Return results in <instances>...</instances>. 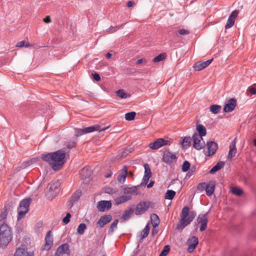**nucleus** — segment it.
I'll return each instance as SVG.
<instances>
[{"label": "nucleus", "instance_id": "nucleus-21", "mask_svg": "<svg viewBox=\"0 0 256 256\" xmlns=\"http://www.w3.org/2000/svg\"><path fill=\"white\" fill-rule=\"evenodd\" d=\"M112 220V216L110 215H106L102 216L97 222L98 226L100 228L103 227L106 224L108 223Z\"/></svg>", "mask_w": 256, "mask_h": 256}, {"label": "nucleus", "instance_id": "nucleus-36", "mask_svg": "<svg viewBox=\"0 0 256 256\" xmlns=\"http://www.w3.org/2000/svg\"><path fill=\"white\" fill-rule=\"evenodd\" d=\"M197 222L198 224H208V218L205 214H202L198 216L197 218Z\"/></svg>", "mask_w": 256, "mask_h": 256}, {"label": "nucleus", "instance_id": "nucleus-18", "mask_svg": "<svg viewBox=\"0 0 256 256\" xmlns=\"http://www.w3.org/2000/svg\"><path fill=\"white\" fill-rule=\"evenodd\" d=\"M70 252L69 246L67 244H64L60 246L56 252L57 256H62L64 254H68Z\"/></svg>", "mask_w": 256, "mask_h": 256}, {"label": "nucleus", "instance_id": "nucleus-56", "mask_svg": "<svg viewBox=\"0 0 256 256\" xmlns=\"http://www.w3.org/2000/svg\"><path fill=\"white\" fill-rule=\"evenodd\" d=\"M207 226V224H201L200 227V230L201 232H203L204 230Z\"/></svg>", "mask_w": 256, "mask_h": 256}, {"label": "nucleus", "instance_id": "nucleus-1", "mask_svg": "<svg viewBox=\"0 0 256 256\" xmlns=\"http://www.w3.org/2000/svg\"><path fill=\"white\" fill-rule=\"evenodd\" d=\"M65 158L66 152L62 150L42 155V158L48 163L54 170H58L62 168L65 162Z\"/></svg>", "mask_w": 256, "mask_h": 256}, {"label": "nucleus", "instance_id": "nucleus-3", "mask_svg": "<svg viewBox=\"0 0 256 256\" xmlns=\"http://www.w3.org/2000/svg\"><path fill=\"white\" fill-rule=\"evenodd\" d=\"M12 240L11 228L6 224H3L0 226V246L5 248Z\"/></svg>", "mask_w": 256, "mask_h": 256}, {"label": "nucleus", "instance_id": "nucleus-12", "mask_svg": "<svg viewBox=\"0 0 256 256\" xmlns=\"http://www.w3.org/2000/svg\"><path fill=\"white\" fill-rule=\"evenodd\" d=\"M213 58L208 60L205 62L202 61H198L196 62L193 68L196 71H200L206 68L208 66H209L211 62H212Z\"/></svg>", "mask_w": 256, "mask_h": 256}, {"label": "nucleus", "instance_id": "nucleus-52", "mask_svg": "<svg viewBox=\"0 0 256 256\" xmlns=\"http://www.w3.org/2000/svg\"><path fill=\"white\" fill-rule=\"evenodd\" d=\"M7 216V213L6 212H3L0 214V222L4 220V219L6 218Z\"/></svg>", "mask_w": 256, "mask_h": 256}, {"label": "nucleus", "instance_id": "nucleus-35", "mask_svg": "<svg viewBox=\"0 0 256 256\" xmlns=\"http://www.w3.org/2000/svg\"><path fill=\"white\" fill-rule=\"evenodd\" d=\"M150 230V226L149 224H148L144 228L143 230L141 233V239L143 240L144 238H146L149 234Z\"/></svg>", "mask_w": 256, "mask_h": 256}, {"label": "nucleus", "instance_id": "nucleus-42", "mask_svg": "<svg viewBox=\"0 0 256 256\" xmlns=\"http://www.w3.org/2000/svg\"><path fill=\"white\" fill-rule=\"evenodd\" d=\"M190 142L191 138L190 137H185L182 142V144L183 147L186 146H190Z\"/></svg>", "mask_w": 256, "mask_h": 256}, {"label": "nucleus", "instance_id": "nucleus-30", "mask_svg": "<svg viewBox=\"0 0 256 256\" xmlns=\"http://www.w3.org/2000/svg\"><path fill=\"white\" fill-rule=\"evenodd\" d=\"M166 58V54L164 52L159 54L158 56L154 58L152 62L154 63L158 62L164 60Z\"/></svg>", "mask_w": 256, "mask_h": 256}, {"label": "nucleus", "instance_id": "nucleus-41", "mask_svg": "<svg viewBox=\"0 0 256 256\" xmlns=\"http://www.w3.org/2000/svg\"><path fill=\"white\" fill-rule=\"evenodd\" d=\"M30 46V44L28 42H26L24 40H22V41L19 42L16 44V46L18 47V48H22L23 47L28 48Z\"/></svg>", "mask_w": 256, "mask_h": 256}, {"label": "nucleus", "instance_id": "nucleus-25", "mask_svg": "<svg viewBox=\"0 0 256 256\" xmlns=\"http://www.w3.org/2000/svg\"><path fill=\"white\" fill-rule=\"evenodd\" d=\"M150 220L153 227L156 228L159 225L160 220L157 214H152L150 216Z\"/></svg>", "mask_w": 256, "mask_h": 256}, {"label": "nucleus", "instance_id": "nucleus-40", "mask_svg": "<svg viewBox=\"0 0 256 256\" xmlns=\"http://www.w3.org/2000/svg\"><path fill=\"white\" fill-rule=\"evenodd\" d=\"M86 228V226L85 224H80L78 226V228L77 229L78 234H82L84 233Z\"/></svg>", "mask_w": 256, "mask_h": 256}, {"label": "nucleus", "instance_id": "nucleus-17", "mask_svg": "<svg viewBox=\"0 0 256 256\" xmlns=\"http://www.w3.org/2000/svg\"><path fill=\"white\" fill-rule=\"evenodd\" d=\"M53 241L54 239L52 234V232L49 230L45 238L46 244L44 245V248L49 250L53 244Z\"/></svg>", "mask_w": 256, "mask_h": 256}, {"label": "nucleus", "instance_id": "nucleus-61", "mask_svg": "<svg viewBox=\"0 0 256 256\" xmlns=\"http://www.w3.org/2000/svg\"><path fill=\"white\" fill-rule=\"evenodd\" d=\"M155 228H156L154 227V228L152 229V234L153 236L155 234H157V232H158V230H156Z\"/></svg>", "mask_w": 256, "mask_h": 256}, {"label": "nucleus", "instance_id": "nucleus-26", "mask_svg": "<svg viewBox=\"0 0 256 256\" xmlns=\"http://www.w3.org/2000/svg\"><path fill=\"white\" fill-rule=\"evenodd\" d=\"M196 130L198 132V135L201 136H205L206 134V128L202 124H199L196 126Z\"/></svg>", "mask_w": 256, "mask_h": 256}, {"label": "nucleus", "instance_id": "nucleus-62", "mask_svg": "<svg viewBox=\"0 0 256 256\" xmlns=\"http://www.w3.org/2000/svg\"><path fill=\"white\" fill-rule=\"evenodd\" d=\"M154 182H150L148 185V188H152L154 186Z\"/></svg>", "mask_w": 256, "mask_h": 256}, {"label": "nucleus", "instance_id": "nucleus-54", "mask_svg": "<svg viewBox=\"0 0 256 256\" xmlns=\"http://www.w3.org/2000/svg\"><path fill=\"white\" fill-rule=\"evenodd\" d=\"M43 21L44 22L48 24L51 22V19L50 16H46L43 19Z\"/></svg>", "mask_w": 256, "mask_h": 256}, {"label": "nucleus", "instance_id": "nucleus-44", "mask_svg": "<svg viewBox=\"0 0 256 256\" xmlns=\"http://www.w3.org/2000/svg\"><path fill=\"white\" fill-rule=\"evenodd\" d=\"M190 167V163L188 161H184L182 166V170L184 172H186Z\"/></svg>", "mask_w": 256, "mask_h": 256}, {"label": "nucleus", "instance_id": "nucleus-7", "mask_svg": "<svg viewBox=\"0 0 256 256\" xmlns=\"http://www.w3.org/2000/svg\"><path fill=\"white\" fill-rule=\"evenodd\" d=\"M58 186L57 182H50L46 188V195L48 198H52L56 196Z\"/></svg>", "mask_w": 256, "mask_h": 256}, {"label": "nucleus", "instance_id": "nucleus-24", "mask_svg": "<svg viewBox=\"0 0 256 256\" xmlns=\"http://www.w3.org/2000/svg\"><path fill=\"white\" fill-rule=\"evenodd\" d=\"M215 189V183L211 182L208 184H206V192L208 196H210L214 193Z\"/></svg>", "mask_w": 256, "mask_h": 256}, {"label": "nucleus", "instance_id": "nucleus-48", "mask_svg": "<svg viewBox=\"0 0 256 256\" xmlns=\"http://www.w3.org/2000/svg\"><path fill=\"white\" fill-rule=\"evenodd\" d=\"M178 33L181 36H186L190 34V32L188 30L185 29H181L178 30Z\"/></svg>", "mask_w": 256, "mask_h": 256}, {"label": "nucleus", "instance_id": "nucleus-57", "mask_svg": "<svg viewBox=\"0 0 256 256\" xmlns=\"http://www.w3.org/2000/svg\"><path fill=\"white\" fill-rule=\"evenodd\" d=\"M124 25V24H122L119 26H116L115 27H112V28H110V30H114L113 32H115V31L117 30L118 29H119L122 26Z\"/></svg>", "mask_w": 256, "mask_h": 256}, {"label": "nucleus", "instance_id": "nucleus-11", "mask_svg": "<svg viewBox=\"0 0 256 256\" xmlns=\"http://www.w3.org/2000/svg\"><path fill=\"white\" fill-rule=\"evenodd\" d=\"M14 256H34V254L32 252L28 251L26 246L22 245L16 250Z\"/></svg>", "mask_w": 256, "mask_h": 256}, {"label": "nucleus", "instance_id": "nucleus-20", "mask_svg": "<svg viewBox=\"0 0 256 256\" xmlns=\"http://www.w3.org/2000/svg\"><path fill=\"white\" fill-rule=\"evenodd\" d=\"M114 199V202L115 205H119L120 204L126 202L132 198V196H122L119 197L114 198L113 196Z\"/></svg>", "mask_w": 256, "mask_h": 256}, {"label": "nucleus", "instance_id": "nucleus-51", "mask_svg": "<svg viewBox=\"0 0 256 256\" xmlns=\"http://www.w3.org/2000/svg\"><path fill=\"white\" fill-rule=\"evenodd\" d=\"M92 76L93 78L97 82H98L100 80V77L98 74L97 72H94L92 74Z\"/></svg>", "mask_w": 256, "mask_h": 256}, {"label": "nucleus", "instance_id": "nucleus-49", "mask_svg": "<svg viewBox=\"0 0 256 256\" xmlns=\"http://www.w3.org/2000/svg\"><path fill=\"white\" fill-rule=\"evenodd\" d=\"M118 220H116L111 224V226L110 227V230L112 232H113L114 230L116 228L118 224Z\"/></svg>", "mask_w": 256, "mask_h": 256}, {"label": "nucleus", "instance_id": "nucleus-59", "mask_svg": "<svg viewBox=\"0 0 256 256\" xmlns=\"http://www.w3.org/2000/svg\"><path fill=\"white\" fill-rule=\"evenodd\" d=\"M112 172L111 171H110L105 174V177L106 178H110L112 176Z\"/></svg>", "mask_w": 256, "mask_h": 256}, {"label": "nucleus", "instance_id": "nucleus-38", "mask_svg": "<svg viewBox=\"0 0 256 256\" xmlns=\"http://www.w3.org/2000/svg\"><path fill=\"white\" fill-rule=\"evenodd\" d=\"M77 140H72L66 143V146L68 149H71L76 146Z\"/></svg>", "mask_w": 256, "mask_h": 256}, {"label": "nucleus", "instance_id": "nucleus-60", "mask_svg": "<svg viewBox=\"0 0 256 256\" xmlns=\"http://www.w3.org/2000/svg\"><path fill=\"white\" fill-rule=\"evenodd\" d=\"M144 61H145L144 59H139L137 60L136 64H142Z\"/></svg>", "mask_w": 256, "mask_h": 256}, {"label": "nucleus", "instance_id": "nucleus-55", "mask_svg": "<svg viewBox=\"0 0 256 256\" xmlns=\"http://www.w3.org/2000/svg\"><path fill=\"white\" fill-rule=\"evenodd\" d=\"M248 90L252 94H256V88H250Z\"/></svg>", "mask_w": 256, "mask_h": 256}, {"label": "nucleus", "instance_id": "nucleus-53", "mask_svg": "<svg viewBox=\"0 0 256 256\" xmlns=\"http://www.w3.org/2000/svg\"><path fill=\"white\" fill-rule=\"evenodd\" d=\"M196 246L193 244H190V246L188 248V251L189 252H192L193 250L196 248Z\"/></svg>", "mask_w": 256, "mask_h": 256}, {"label": "nucleus", "instance_id": "nucleus-31", "mask_svg": "<svg viewBox=\"0 0 256 256\" xmlns=\"http://www.w3.org/2000/svg\"><path fill=\"white\" fill-rule=\"evenodd\" d=\"M116 96L121 98H126L130 97V95L126 92L124 90H119L116 92Z\"/></svg>", "mask_w": 256, "mask_h": 256}, {"label": "nucleus", "instance_id": "nucleus-4", "mask_svg": "<svg viewBox=\"0 0 256 256\" xmlns=\"http://www.w3.org/2000/svg\"><path fill=\"white\" fill-rule=\"evenodd\" d=\"M108 127L104 128H100V126L96 124L94 126H92L89 127H87L84 128H75V134L74 136L76 138H78L79 136L83 135L84 134H86L88 133L92 132L94 131H98L99 132L104 131L108 128Z\"/></svg>", "mask_w": 256, "mask_h": 256}, {"label": "nucleus", "instance_id": "nucleus-13", "mask_svg": "<svg viewBox=\"0 0 256 256\" xmlns=\"http://www.w3.org/2000/svg\"><path fill=\"white\" fill-rule=\"evenodd\" d=\"M208 148V156H210L215 154L218 148V144L214 142H208L206 143Z\"/></svg>", "mask_w": 256, "mask_h": 256}, {"label": "nucleus", "instance_id": "nucleus-9", "mask_svg": "<svg viewBox=\"0 0 256 256\" xmlns=\"http://www.w3.org/2000/svg\"><path fill=\"white\" fill-rule=\"evenodd\" d=\"M193 146L197 150H200L203 148L205 146V142L202 137L198 135L197 133L194 134L192 136Z\"/></svg>", "mask_w": 256, "mask_h": 256}, {"label": "nucleus", "instance_id": "nucleus-50", "mask_svg": "<svg viewBox=\"0 0 256 256\" xmlns=\"http://www.w3.org/2000/svg\"><path fill=\"white\" fill-rule=\"evenodd\" d=\"M198 242V238L196 237L193 236L190 240V244H192L194 245L197 246Z\"/></svg>", "mask_w": 256, "mask_h": 256}, {"label": "nucleus", "instance_id": "nucleus-10", "mask_svg": "<svg viewBox=\"0 0 256 256\" xmlns=\"http://www.w3.org/2000/svg\"><path fill=\"white\" fill-rule=\"evenodd\" d=\"M170 142L168 140H166L162 138H158L154 142L149 144V147L152 150H158L164 146L170 145Z\"/></svg>", "mask_w": 256, "mask_h": 256}, {"label": "nucleus", "instance_id": "nucleus-39", "mask_svg": "<svg viewBox=\"0 0 256 256\" xmlns=\"http://www.w3.org/2000/svg\"><path fill=\"white\" fill-rule=\"evenodd\" d=\"M136 115V114L134 112H128L125 114V118L127 120H134Z\"/></svg>", "mask_w": 256, "mask_h": 256}, {"label": "nucleus", "instance_id": "nucleus-2", "mask_svg": "<svg viewBox=\"0 0 256 256\" xmlns=\"http://www.w3.org/2000/svg\"><path fill=\"white\" fill-rule=\"evenodd\" d=\"M196 216V214L194 212H190L188 207H184L182 212L180 223L177 225V228L182 229L188 225L192 221Z\"/></svg>", "mask_w": 256, "mask_h": 256}, {"label": "nucleus", "instance_id": "nucleus-45", "mask_svg": "<svg viewBox=\"0 0 256 256\" xmlns=\"http://www.w3.org/2000/svg\"><path fill=\"white\" fill-rule=\"evenodd\" d=\"M105 192L107 194H110L113 196L114 194H116L118 192V190H116L112 188L108 187L106 188Z\"/></svg>", "mask_w": 256, "mask_h": 256}, {"label": "nucleus", "instance_id": "nucleus-5", "mask_svg": "<svg viewBox=\"0 0 256 256\" xmlns=\"http://www.w3.org/2000/svg\"><path fill=\"white\" fill-rule=\"evenodd\" d=\"M154 203L149 201H142L139 202L136 207L135 214L136 215L142 214L144 213L148 208H154Z\"/></svg>", "mask_w": 256, "mask_h": 256}, {"label": "nucleus", "instance_id": "nucleus-58", "mask_svg": "<svg viewBox=\"0 0 256 256\" xmlns=\"http://www.w3.org/2000/svg\"><path fill=\"white\" fill-rule=\"evenodd\" d=\"M134 3L132 1H129L127 2L126 6L128 7H132L134 6Z\"/></svg>", "mask_w": 256, "mask_h": 256}, {"label": "nucleus", "instance_id": "nucleus-46", "mask_svg": "<svg viewBox=\"0 0 256 256\" xmlns=\"http://www.w3.org/2000/svg\"><path fill=\"white\" fill-rule=\"evenodd\" d=\"M206 182L200 183L197 186V190L200 192H202L206 190Z\"/></svg>", "mask_w": 256, "mask_h": 256}, {"label": "nucleus", "instance_id": "nucleus-28", "mask_svg": "<svg viewBox=\"0 0 256 256\" xmlns=\"http://www.w3.org/2000/svg\"><path fill=\"white\" fill-rule=\"evenodd\" d=\"M82 196V192L80 190H76L72 196L70 198V201L72 203L76 202Z\"/></svg>", "mask_w": 256, "mask_h": 256}, {"label": "nucleus", "instance_id": "nucleus-47", "mask_svg": "<svg viewBox=\"0 0 256 256\" xmlns=\"http://www.w3.org/2000/svg\"><path fill=\"white\" fill-rule=\"evenodd\" d=\"M71 215L69 212H68L66 216L63 218L62 222L64 224H67L70 222Z\"/></svg>", "mask_w": 256, "mask_h": 256}, {"label": "nucleus", "instance_id": "nucleus-8", "mask_svg": "<svg viewBox=\"0 0 256 256\" xmlns=\"http://www.w3.org/2000/svg\"><path fill=\"white\" fill-rule=\"evenodd\" d=\"M178 156L176 154L170 152L169 150H166L164 152L162 160L168 164H171L176 162Z\"/></svg>", "mask_w": 256, "mask_h": 256}, {"label": "nucleus", "instance_id": "nucleus-19", "mask_svg": "<svg viewBox=\"0 0 256 256\" xmlns=\"http://www.w3.org/2000/svg\"><path fill=\"white\" fill-rule=\"evenodd\" d=\"M144 174L142 178V184H146L150 178L152 176V172L148 164H146L144 165Z\"/></svg>", "mask_w": 256, "mask_h": 256}, {"label": "nucleus", "instance_id": "nucleus-27", "mask_svg": "<svg viewBox=\"0 0 256 256\" xmlns=\"http://www.w3.org/2000/svg\"><path fill=\"white\" fill-rule=\"evenodd\" d=\"M224 163L222 162H218L210 171V174H214L216 172L220 170L224 166Z\"/></svg>", "mask_w": 256, "mask_h": 256}, {"label": "nucleus", "instance_id": "nucleus-6", "mask_svg": "<svg viewBox=\"0 0 256 256\" xmlns=\"http://www.w3.org/2000/svg\"><path fill=\"white\" fill-rule=\"evenodd\" d=\"M30 200V199H25L22 200L20 204L19 207L18 208V220L21 219L28 211Z\"/></svg>", "mask_w": 256, "mask_h": 256}, {"label": "nucleus", "instance_id": "nucleus-37", "mask_svg": "<svg viewBox=\"0 0 256 256\" xmlns=\"http://www.w3.org/2000/svg\"><path fill=\"white\" fill-rule=\"evenodd\" d=\"M176 195V192L172 190H168L165 194L164 198L167 200H172Z\"/></svg>", "mask_w": 256, "mask_h": 256}, {"label": "nucleus", "instance_id": "nucleus-34", "mask_svg": "<svg viewBox=\"0 0 256 256\" xmlns=\"http://www.w3.org/2000/svg\"><path fill=\"white\" fill-rule=\"evenodd\" d=\"M230 192L232 194L236 195L237 196H240L243 193V191H242V189H241L240 188H238V187L231 188Z\"/></svg>", "mask_w": 256, "mask_h": 256}, {"label": "nucleus", "instance_id": "nucleus-43", "mask_svg": "<svg viewBox=\"0 0 256 256\" xmlns=\"http://www.w3.org/2000/svg\"><path fill=\"white\" fill-rule=\"evenodd\" d=\"M170 250V246H166L162 250L159 256H166Z\"/></svg>", "mask_w": 256, "mask_h": 256}, {"label": "nucleus", "instance_id": "nucleus-23", "mask_svg": "<svg viewBox=\"0 0 256 256\" xmlns=\"http://www.w3.org/2000/svg\"><path fill=\"white\" fill-rule=\"evenodd\" d=\"M128 170L126 166H124L121 170L120 173L118 176V180L120 183H124L126 180Z\"/></svg>", "mask_w": 256, "mask_h": 256}, {"label": "nucleus", "instance_id": "nucleus-63", "mask_svg": "<svg viewBox=\"0 0 256 256\" xmlns=\"http://www.w3.org/2000/svg\"><path fill=\"white\" fill-rule=\"evenodd\" d=\"M112 54L110 52H108L106 54V56L107 58H110L112 56Z\"/></svg>", "mask_w": 256, "mask_h": 256}, {"label": "nucleus", "instance_id": "nucleus-22", "mask_svg": "<svg viewBox=\"0 0 256 256\" xmlns=\"http://www.w3.org/2000/svg\"><path fill=\"white\" fill-rule=\"evenodd\" d=\"M230 150L228 154V158L232 160V158L235 156L236 152V142L234 140L232 141L229 146Z\"/></svg>", "mask_w": 256, "mask_h": 256}, {"label": "nucleus", "instance_id": "nucleus-16", "mask_svg": "<svg viewBox=\"0 0 256 256\" xmlns=\"http://www.w3.org/2000/svg\"><path fill=\"white\" fill-rule=\"evenodd\" d=\"M111 206L112 203L110 201L108 200H102L98 202L97 204L98 209L100 212H104L106 210H108Z\"/></svg>", "mask_w": 256, "mask_h": 256}, {"label": "nucleus", "instance_id": "nucleus-15", "mask_svg": "<svg viewBox=\"0 0 256 256\" xmlns=\"http://www.w3.org/2000/svg\"><path fill=\"white\" fill-rule=\"evenodd\" d=\"M236 106V101L235 98H232L228 100L224 108V111L225 112H232Z\"/></svg>", "mask_w": 256, "mask_h": 256}, {"label": "nucleus", "instance_id": "nucleus-29", "mask_svg": "<svg viewBox=\"0 0 256 256\" xmlns=\"http://www.w3.org/2000/svg\"><path fill=\"white\" fill-rule=\"evenodd\" d=\"M124 194H137V188L136 186L126 187L124 189Z\"/></svg>", "mask_w": 256, "mask_h": 256}, {"label": "nucleus", "instance_id": "nucleus-14", "mask_svg": "<svg viewBox=\"0 0 256 256\" xmlns=\"http://www.w3.org/2000/svg\"><path fill=\"white\" fill-rule=\"evenodd\" d=\"M238 14V10H234L232 12L228 17L227 22L225 26V28L228 29L234 26L236 18L237 17Z\"/></svg>", "mask_w": 256, "mask_h": 256}, {"label": "nucleus", "instance_id": "nucleus-64", "mask_svg": "<svg viewBox=\"0 0 256 256\" xmlns=\"http://www.w3.org/2000/svg\"><path fill=\"white\" fill-rule=\"evenodd\" d=\"M254 144L255 146H256V139L254 140Z\"/></svg>", "mask_w": 256, "mask_h": 256}, {"label": "nucleus", "instance_id": "nucleus-33", "mask_svg": "<svg viewBox=\"0 0 256 256\" xmlns=\"http://www.w3.org/2000/svg\"><path fill=\"white\" fill-rule=\"evenodd\" d=\"M132 213L133 210L132 208L126 210L122 216V218L124 220H127L130 217Z\"/></svg>", "mask_w": 256, "mask_h": 256}, {"label": "nucleus", "instance_id": "nucleus-32", "mask_svg": "<svg viewBox=\"0 0 256 256\" xmlns=\"http://www.w3.org/2000/svg\"><path fill=\"white\" fill-rule=\"evenodd\" d=\"M222 106L220 105L212 104L210 106V110L214 114H218L221 110Z\"/></svg>", "mask_w": 256, "mask_h": 256}]
</instances>
